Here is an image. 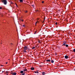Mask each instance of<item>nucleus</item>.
Returning a JSON list of instances; mask_svg holds the SVG:
<instances>
[{
    "label": "nucleus",
    "mask_w": 75,
    "mask_h": 75,
    "mask_svg": "<svg viewBox=\"0 0 75 75\" xmlns=\"http://www.w3.org/2000/svg\"><path fill=\"white\" fill-rule=\"evenodd\" d=\"M42 75H45V72H42Z\"/></svg>",
    "instance_id": "nucleus-10"
},
{
    "label": "nucleus",
    "mask_w": 75,
    "mask_h": 75,
    "mask_svg": "<svg viewBox=\"0 0 75 75\" xmlns=\"http://www.w3.org/2000/svg\"><path fill=\"white\" fill-rule=\"evenodd\" d=\"M1 66L2 67V66H3V65H1Z\"/></svg>",
    "instance_id": "nucleus-40"
},
{
    "label": "nucleus",
    "mask_w": 75,
    "mask_h": 75,
    "mask_svg": "<svg viewBox=\"0 0 75 75\" xmlns=\"http://www.w3.org/2000/svg\"><path fill=\"white\" fill-rule=\"evenodd\" d=\"M35 48V47H33L32 48V49H34Z\"/></svg>",
    "instance_id": "nucleus-20"
},
{
    "label": "nucleus",
    "mask_w": 75,
    "mask_h": 75,
    "mask_svg": "<svg viewBox=\"0 0 75 75\" xmlns=\"http://www.w3.org/2000/svg\"><path fill=\"white\" fill-rule=\"evenodd\" d=\"M30 69L31 70H34V67H31Z\"/></svg>",
    "instance_id": "nucleus-9"
},
{
    "label": "nucleus",
    "mask_w": 75,
    "mask_h": 75,
    "mask_svg": "<svg viewBox=\"0 0 75 75\" xmlns=\"http://www.w3.org/2000/svg\"><path fill=\"white\" fill-rule=\"evenodd\" d=\"M23 27H25V25H23Z\"/></svg>",
    "instance_id": "nucleus-37"
},
{
    "label": "nucleus",
    "mask_w": 75,
    "mask_h": 75,
    "mask_svg": "<svg viewBox=\"0 0 75 75\" xmlns=\"http://www.w3.org/2000/svg\"><path fill=\"white\" fill-rule=\"evenodd\" d=\"M25 74V72H24L23 74H22L21 75H24Z\"/></svg>",
    "instance_id": "nucleus-19"
},
{
    "label": "nucleus",
    "mask_w": 75,
    "mask_h": 75,
    "mask_svg": "<svg viewBox=\"0 0 75 75\" xmlns=\"http://www.w3.org/2000/svg\"><path fill=\"white\" fill-rule=\"evenodd\" d=\"M55 55H57V53H55Z\"/></svg>",
    "instance_id": "nucleus-29"
},
{
    "label": "nucleus",
    "mask_w": 75,
    "mask_h": 75,
    "mask_svg": "<svg viewBox=\"0 0 75 75\" xmlns=\"http://www.w3.org/2000/svg\"><path fill=\"white\" fill-rule=\"evenodd\" d=\"M57 22H56V23H55V24H56V25H57Z\"/></svg>",
    "instance_id": "nucleus-27"
},
{
    "label": "nucleus",
    "mask_w": 75,
    "mask_h": 75,
    "mask_svg": "<svg viewBox=\"0 0 75 75\" xmlns=\"http://www.w3.org/2000/svg\"><path fill=\"white\" fill-rule=\"evenodd\" d=\"M74 71H75V69H74Z\"/></svg>",
    "instance_id": "nucleus-42"
},
{
    "label": "nucleus",
    "mask_w": 75,
    "mask_h": 75,
    "mask_svg": "<svg viewBox=\"0 0 75 75\" xmlns=\"http://www.w3.org/2000/svg\"><path fill=\"white\" fill-rule=\"evenodd\" d=\"M23 71H28L27 69H24L23 70Z\"/></svg>",
    "instance_id": "nucleus-8"
},
{
    "label": "nucleus",
    "mask_w": 75,
    "mask_h": 75,
    "mask_svg": "<svg viewBox=\"0 0 75 75\" xmlns=\"http://www.w3.org/2000/svg\"><path fill=\"white\" fill-rule=\"evenodd\" d=\"M19 1L21 2H23V0H19Z\"/></svg>",
    "instance_id": "nucleus-15"
},
{
    "label": "nucleus",
    "mask_w": 75,
    "mask_h": 75,
    "mask_svg": "<svg viewBox=\"0 0 75 75\" xmlns=\"http://www.w3.org/2000/svg\"><path fill=\"white\" fill-rule=\"evenodd\" d=\"M12 75H16V72H14L12 74Z\"/></svg>",
    "instance_id": "nucleus-6"
},
{
    "label": "nucleus",
    "mask_w": 75,
    "mask_h": 75,
    "mask_svg": "<svg viewBox=\"0 0 75 75\" xmlns=\"http://www.w3.org/2000/svg\"><path fill=\"white\" fill-rule=\"evenodd\" d=\"M2 73H4V71H2Z\"/></svg>",
    "instance_id": "nucleus-39"
},
{
    "label": "nucleus",
    "mask_w": 75,
    "mask_h": 75,
    "mask_svg": "<svg viewBox=\"0 0 75 75\" xmlns=\"http://www.w3.org/2000/svg\"><path fill=\"white\" fill-rule=\"evenodd\" d=\"M31 6H32V7H33L34 8L35 6H34V5H31Z\"/></svg>",
    "instance_id": "nucleus-16"
},
{
    "label": "nucleus",
    "mask_w": 75,
    "mask_h": 75,
    "mask_svg": "<svg viewBox=\"0 0 75 75\" xmlns=\"http://www.w3.org/2000/svg\"><path fill=\"white\" fill-rule=\"evenodd\" d=\"M6 73H7V74L8 73V71H6Z\"/></svg>",
    "instance_id": "nucleus-23"
},
{
    "label": "nucleus",
    "mask_w": 75,
    "mask_h": 75,
    "mask_svg": "<svg viewBox=\"0 0 75 75\" xmlns=\"http://www.w3.org/2000/svg\"><path fill=\"white\" fill-rule=\"evenodd\" d=\"M23 71H21L20 73L21 74H23Z\"/></svg>",
    "instance_id": "nucleus-14"
},
{
    "label": "nucleus",
    "mask_w": 75,
    "mask_h": 75,
    "mask_svg": "<svg viewBox=\"0 0 75 75\" xmlns=\"http://www.w3.org/2000/svg\"><path fill=\"white\" fill-rule=\"evenodd\" d=\"M51 62L52 63H54V60H52V59H51Z\"/></svg>",
    "instance_id": "nucleus-11"
},
{
    "label": "nucleus",
    "mask_w": 75,
    "mask_h": 75,
    "mask_svg": "<svg viewBox=\"0 0 75 75\" xmlns=\"http://www.w3.org/2000/svg\"><path fill=\"white\" fill-rule=\"evenodd\" d=\"M25 13H27L28 12V11H25Z\"/></svg>",
    "instance_id": "nucleus-25"
},
{
    "label": "nucleus",
    "mask_w": 75,
    "mask_h": 75,
    "mask_svg": "<svg viewBox=\"0 0 75 75\" xmlns=\"http://www.w3.org/2000/svg\"><path fill=\"white\" fill-rule=\"evenodd\" d=\"M23 52H24L25 53H26V52H27V51H25V50H23Z\"/></svg>",
    "instance_id": "nucleus-12"
},
{
    "label": "nucleus",
    "mask_w": 75,
    "mask_h": 75,
    "mask_svg": "<svg viewBox=\"0 0 75 75\" xmlns=\"http://www.w3.org/2000/svg\"><path fill=\"white\" fill-rule=\"evenodd\" d=\"M37 23V22H36V23H35L36 25V23Z\"/></svg>",
    "instance_id": "nucleus-34"
},
{
    "label": "nucleus",
    "mask_w": 75,
    "mask_h": 75,
    "mask_svg": "<svg viewBox=\"0 0 75 75\" xmlns=\"http://www.w3.org/2000/svg\"><path fill=\"white\" fill-rule=\"evenodd\" d=\"M40 40H39V41H38V42H39V43H40Z\"/></svg>",
    "instance_id": "nucleus-30"
},
{
    "label": "nucleus",
    "mask_w": 75,
    "mask_h": 75,
    "mask_svg": "<svg viewBox=\"0 0 75 75\" xmlns=\"http://www.w3.org/2000/svg\"><path fill=\"white\" fill-rule=\"evenodd\" d=\"M15 4H16V6H17V7L18 6H17V4H16V3H15Z\"/></svg>",
    "instance_id": "nucleus-31"
},
{
    "label": "nucleus",
    "mask_w": 75,
    "mask_h": 75,
    "mask_svg": "<svg viewBox=\"0 0 75 75\" xmlns=\"http://www.w3.org/2000/svg\"><path fill=\"white\" fill-rule=\"evenodd\" d=\"M44 2L43 1H42V3H43Z\"/></svg>",
    "instance_id": "nucleus-33"
},
{
    "label": "nucleus",
    "mask_w": 75,
    "mask_h": 75,
    "mask_svg": "<svg viewBox=\"0 0 75 75\" xmlns=\"http://www.w3.org/2000/svg\"><path fill=\"white\" fill-rule=\"evenodd\" d=\"M36 33H37V31H36L35 32V33H34V34H36Z\"/></svg>",
    "instance_id": "nucleus-24"
},
{
    "label": "nucleus",
    "mask_w": 75,
    "mask_h": 75,
    "mask_svg": "<svg viewBox=\"0 0 75 75\" xmlns=\"http://www.w3.org/2000/svg\"><path fill=\"white\" fill-rule=\"evenodd\" d=\"M11 4H13V3L12 2H11Z\"/></svg>",
    "instance_id": "nucleus-21"
},
{
    "label": "nucleus",
    "mask_w": 75,
    "mask_h": 75,
    "mask_svg": "<svg viewBox=\"0 0 75 75\" xmlns=\"http://www.w3.org/2000/svg\"><path fill=\"white\" fill-rule=\"evenodd\" d=\"M35 73H37V74H38L39 73V72L38 71H37V72L35 71Z\"/></svg>",
    "instance_id": "nucleus-17"
},
{
    "label": "nucleus",
    "mask_w": 75,
    "mask_h": 75,
    "mask_svg": "<svg viewBox=\"0 0 75 75\" xmlns=\"http://www.w3.org/2000/svg\"><path fill=\"white\" fill-rule=\"evenodd\" d=\"M27 50H28V52H29L30 50V49L29 48H28Z\"/></svg>",
    "instance_id": "nucleus-4"
},
{
    "label": "nucleus",
    "mask_w": 75,
    "mask_h": 75,
    "mask_svg": "<svg viewBox=\"0 0 75 75\" xmlns=\"http://www.w3.org/2000/svg\"><path fill=\"white\" fill-rule=\"evenodd\" d=\"M66 42H63V45H62V46H63V45L64 46H65L66 44Z\"/></svg>",
    "instance_id": "nucleus-2"
},
{
    "label": "nucleus",
    "mask_w": 75,
    "mask_h": 75,
    "mask_svg": "<svg viewBox=\"0 0 75 75\" xmlns=\"http://www.w3.org/2000/svg\"><path fill=\"white\" fill-rule=\"evenodd\" d=\"M37 19H38V20H39V18H38Z\"/></svg>",
    "instance_id": "nucleus-36"
},
{
    "label": "nucleus",
    "mask_w": 75,
    "mask_h": 75,
    "mask_svg": "<svg viewBox=\"0 0 75 75\" xmlns=\"http://www.w3.org/2000/svg\"><path fill=\"white\" fill-rule=\"evenodd\" d=\"M45 18H44V21H45Z\"/></svg>",
    "instance_id": "nucleus-28"
},
{
    "label": "nucleus",
    "mask_w": 75,
    "mask_h": 75,
    "mask_svg": "<svg viewBox=\"0 0 75 75\" xmlns=\"http://www.w3.org/2000/svg\"><path fill=\"white\" fill-rule=\"evenodd\" d=\"M6 75H8V74H6Z\"/></svg>",
    "instance_id": "nucleus-43"
},
{
    "label": "nucleus",
    "mask_w": 75,
    "mask_h": 75,
    "mask_svg": "<svg viewBox=\"0 0 75 75\" xmlns=\"http://www.w3.org/2000/svg\"><path fill=\"white\" fill-rule=\"evenodd\" d=\"M20 20L22 22H23V19H20Z\"/></svg>",
    "instance_id": "nucleus-26"
},
{
    "label": "nucleus",
    "mask_w": 75,
    "mask_h": 75,
    "mask_svg": "<svg viewBox=\"0 0 75 75\" xmlns=\"http://www.w3.org/2000/svg\"><path fill=\"white\" fill-rule=\"evenodd\" d=\"M73 52H75V49H74L73 50Z\"/></svg>",
    "instance_id": "nucleus-22"
},
{
    "label": "nucleus",
    "mask_w": 75,
    "mask_h": 75,
    "mask_svg": "<svg viewBox=\"0 0 75 75\" xmlns=\"http://www.w3.org/2000/svg\"><path fill=\"white\" fill-rule=\"evenodd\" d=\"M46 61L47 62H50L51 61V60L50 59H47Z\"/></svg>",
    "instance_id": "nucleus-7"
},
{
    "label": "nucleus",
    "mask_w": 75,
    "mask_h": 75,
    "mask_svg": "<svg viewBox=\"0 0 75 75\" xmlns=\"http://www.w3.org/2000/svg\"><path fill=\"white\" fill-rule=\"evenodd\" d=\"M8 63L7 62H6V64H7Z\"/></svg>",
    "instance_id": "nucleus-35"
},
{
    "label": "nucleus",
    "mask_w": 75,
    "mask_h": 75,
    "mask_svg": "<svg viewBox=\"0 0 75 75\" xmlns=\"http://www.w3.org/2000/svg\"><path fill=\"white\" fill-rule=\"evenodd\" d=\"M12 45H13V44L12 43H11L10 44V46H12Z\"/></svg>",
    "instance_id": "nucleus-13"
},
{
    "label": "nucleus",
    "mask_w": 75,
    "mask_h": 75,
    "mask_svg": "<svg viewBox=\"0 0 75 75\" xmlns=\"http://www.w3.org/2000/svg\"><path fill=\"white\" fill-rule=\"evenodd\" d=\"M1 44H2V42L1 43Z\"/></svg>",
    "instance_id": "nucleus-41"
},
{
    "label": "nucleus",
    "mask_w": 75,
    "mask_h": 75,
    "mask_svg": "<svg viewBox=\"0 0 75 75\" xmlns=\"http://www.w3.org/2000/svg\"><path fill=\"white\" fill-rule=\"evenodd\" d=\"M1 2L4 3L5 5H6L7 3V0H1Z\"/></svg>",
    "instance_id": "nucleus-1"
},
{
    "label": "nucleus",
    "mask_w": 75,
    "mask_h": 75,
    "mask_svg": "<svg viewBox=\"0 0 75 75\" xmlns=\"http://www.w3.org/2000/svg\"><path fill=\"white\" fill-rule=\"evenodd\" d=\"M2 9V7H0V9Z\"/></svg>",
    "instance_id": "nucleus-32"
},
{
    "label": "nucleus",
    "mask_w": 75,
    "mask_h": 75,
    "mask_svg": "<svg viewBox=\"0 0 75 75\" xmlns=\"http://www.w3.org/2000/svg\"><path fill=\"white\" fill-rule=\"evenodd\" d=\"M65 58L66 59H67L68 58V56H65Z\"/></svg>",
    "instance_id": "nucleus-5"
},
{
    "label": "nucleus",
    "mask_w": 75,
    "mask_h": 75,
    "mask_svg": "<svg viewBox=\"0 0 75 75\" xmlns=\"http://www.w3.org/2000/svg\"><path fill=\"white\" fill-rule=\"evenodd\" d=\"M45 22V21H44H44H43V23L44 22Z\"/></svg>",
    "instance_id": "nucleus-38"
},
{
    "label": "nucleus",
    "mask_w": 75,
    "mask_h": 75,
    "mask_svg": "<svg viewBox=\"0 0 75 75\" xmlns=\"http://www.w3.org/2000/svg\"><path fill=\"white\" fill-rule=\"evenodd\" d=\"M28 47L27 46H25L24 47V50H27V49H28Z\"/></svg>",
    "instance_id": "nucleus-3"
},
{
    "label": "nucleus",
    "mask_w": 75,
    "mask_h": 75,
    "mask_svg": "<svg viewBox=\"0 0 75 75\" xmlns=\"http://www.w3.org/2000/svg\"><path fill=\"white\" fill-rule=\"evenodd\" d=\"M65 46H66V47H68V46H69L68 45H65Z\"/></svg>",
    "instance_id": "nucleus-18"
}]
</instances>
